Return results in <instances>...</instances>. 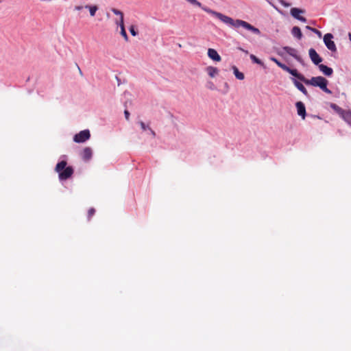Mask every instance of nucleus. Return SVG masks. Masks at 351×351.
Returning <instances> with one entry per match:
<instances>
[{
	"mask_svg": "<svg viewBox=\"0 0 351 351\" xmlns=\"http://www.w3.org/2000/svg\"><path fill=\"white\" fill-rule=\"evenodd\" d=\"M61 158H63L64 160L57 163L55 170L58 173L60 181L62 182L71 177L74 171L72 167H66V156L65 155L62 156Z\"/></svg>",
	"mask_w": 351,
	"mask_h": 351,
	"instance_id": "1",
	"label": "nucleus"
},
{
	"mask_svg": "<svg viewBox=\"0 0 351 351\" xmlns=\"http://www.w3.org/2000/svg\"><path fill=\"white\" fill-rule=\"evenodd\" d=\"M308 84L319 87L324 92L330 94L331 91L327 88L328 80L324 77H313L308 80Z\"/></svg>",
	"mask_w": 351,
	"mask_h": 351,
	"instance_id": "2",
	"label": "nucleus"
},
{
	"mask_svg": "<svg viewBox=\"0 0 351 351\" xmlns=\"http://www.w3.org/2000/svg\"><path fill=\"white\" fill-rule=\"evenodd\" d=\"M90 137V133L88 130H84L76 134L73 136V141L77 143H82L88 141Z\"/></svg>",
	"mask_w": 351,
	"mask_h": 351,
	"instance_id": "3",
	"label": "nucleus"
},
{
	"mask_svg": "<svg viewBox=\"0 0 351 351\" xmlns=\"http://www.w3.org/2000/svg\"><path fill=\"white\" fill-rule=\"evenodd\" d=\"M333 35L332 34H326L324 36V42L328 49L332 52H337V47L334 41L332 40Z\"/></svg>",
	"mask_w": 351,
	"mask_h": 351,
	"instance_id": "4",
	"label": "nucleus"
},
{
	"mask_svg": "<svg viewBox=\"0 0 351 351\" xmlns=\"http://www.w3.org/2000/svg\"><path fill=\"white\" fill-rule=\"evenodd\" d=\"M304 10H301L296 8H293L291 9L290 13L291 15L295 19L300 21L302 22H306V19L301 16L302 14L304 13Z\"/></svg>",
	"mask_w": 351,
	"mask_h": 351,
	"instance_id": "5",
	"label": "nucleus"
},
{
	"mask_svg": "<svg viewBox=\"0 0 351 351\" xmlns=\"http://www.w3.org/2000/svg\"><path fill=\"white\" fill-rule=\"evenodd\" d=\"M308 55L310 56L311 60L315 65H319L322 62V58L319 56V55L316 52L314 49H311L308 50Z\"/></svg>",
	"mask_w": 351,
	"mask_h": 351,
	"instance_id": "6",
	"label": "nucleus"
},
{
	"mask_svg": "<svg viewBox=\"0 0 351 351\" xmlns=\"http://www.w3.org/2000/svg\"><path fill=\"white\" fill-rule=\"evenodd\" d=\"M295 107L297 109V113L299 116L302 117V119H304L306 115V107L303 102L298 101L295 104Z\"/></svg>",
	"mask_w": 351,
	"mask_h": 351,
	"instance_id": "7",
	"label": "nucleus"
},
{
	"mask_svg": "<svg viewBox=\"0 0 351 351\" xmlns=\"http://www.w3.org/2000/svg\"><path fill=\"white\" fill-rule=\"evenodd\" d=\"M282 50L290 55L291 56L293 57L295 60H297L298 62H301V58L300 56L298 55V52L296 49L290 47H282Z\"/></svg>",
	"mask_w": 351,
	"mask_h": 351,
	"instance_id": "8",
	"label": "nucleus"
},
{
	"mask_svg": "<svg viewBox=\"0 0 351 351\" xmlns=\"http://www.w3.org/2000/svg\"><path fill=\"white\" fill-rule=\"evenodd\" d=\"M93 156V150L90 147H85L82 153H81V157L82 160L85 162L89 161Z\"/></svg>",
	"mask_w": 351,
	"mask_h": 351,
	"instance_id": "9",
	"label": "nucleus"
},
{
	"mask_svg": "<svg viewBox=\"0 0 351 351\" xmlns=\"http://www.w3.org/2000/svg\"><path fill=\"white\" fill-rule=\"evenodd\" d=\"M293 80V82L295 84V86L301 91L304 94L306 95L307 94V91L305 88V87L304 86V85L302 84V81H304L305 83L307 84V81L304 80L303 77H302V80H300L298 78H292Z\"/></svg>",
	"mask_w": 351,
	"mask_h": 351,
	"instance_id": "10",
	"label": "nucleus"
},
{
	"mask_svg": "<svg viewBox=\"0 0 351 351\" xmlns=\"http://www.w3.org/2000/svg\"><path fill=\"white\" fill-rule=\"evenodd\" d=\"M208 56L213 60L216 62L221 61V58L217 51L214 49H208Z\"/></svg>",
	"mask_w": 351,
	"mask_h": 351,
	"instance_id": "11",
	"label": "nucleus"
},
{
	"mask_svg": "<svg viewBox=\"0 0 351 351\" xmlns=\"http://www.w3.org/2000/svg\"><path fill=\"white\" fill-rule=\"evenodd\" d=\"M112 12L114 14L119 16V21H116L117 25H119L120 27H124L123 14L122 13V12L115 8H112Z\"/></svg>",
	"mask_w": 351,
	"mask_h": 351,
	"instance_id": "12",
	"label": "nucleus"
},
{
	"mask_svg": "<svg viewBox=\"0 0 351 351\" xmlns=\"http://www.w3.org/2000/svg\"><path fill=\"white\" fill-rule=\"evenodd\" d=\"M319 71L326 76H331L333 73L332 68L327 66L326 65L320 64L318 65Z\"/></svg>",
	"mask_w": 351,
	"mask_h": 351,
	"instance_id": "13",
	"label": "nucleus"
},
{
	"mask_svg": "<svg viewBox=\"0 0 351 351\" xmlns=\"http://www.w3.org/2000/svg\"><path fill=\"white\" fill-rule=\"evenodd\" d=\"M139 124L142 130L145 131L148 135H150L153 138L155 136L154 131H153L148 125H145L144 122L140 121Z\"/></svg>",
	"mask_w": 351,
	"mask_h": 351,
	"instance_id": "14",
	"label": "nucleus"
},
{
	"mask_svg": "<svg viewBox=\"0 0 351 351\" xmlns=\"http://www.w3.org/2000/svg\"><path fill=\"white\" fill-rule=\"evenodd\" d=\"M283 70L289 73L290 74H291L293 76L295 77V78H298L300 80H302L301 75L300 74H298L296 69H292L289 68V66H287V65H285V66L283 68Z\"/></svg>",
	"mask_w": 351,
	"mask_h": 351,
	"instance_id": "15",
	"label": "nucleus"
},
{
	"mask_svg": "<svg viewBox=\"0 0 351 351\" xmlns=\"http://www.w3.org/2000/svg\"><path fill=\"white\" fill-rule=\"evenodd\" d=\"M232 69L235 77L239 80H243L245 78V75L242 72H240L236 66H232Z\"/></svg>",
	"mask_w": 351,
	"mask_h": 351,
	"instance_id": "16",
	"label": "nucleus"
},
{
	"mask_svg": "<svg viewBox=\"0 0 351 351\" xmlns=\"http://www.w3.org/2000/svg\"><path fill=\"white\" fill-rule=\"evenodd\" d=\"M206 71L210 77H214L219 73L217 68L212 66H208L206 68Z\"/></svg>",
	"mask_w": 351,
	"mask_h": 351,
	"instance_id": "17",
	"label": "nucleus"
},
{
	"mask_svg": "<svg viewBox=\"0 0 351 351\" xmlns=\"http://www.w3.org/2000/svg\"><path fill=\"white\" fill-rule=\"evenodd\" d=\"M330 108L334 110L337 114H339L341 117H342V115L343 114L344 112L346 110H344L343 109H342L341 107H339V106H337V104H330Z\"/></svg>",
	"mask_w": 351,
	"mask_h": 351,
	"instance_id": "18",
	"label": "nucleus"
},
{
	"mask_svg": "<svg viewBox=\"0 0 351 351\" xmlns=\"http://www.w3.org/2000/svg\"><path fill=\"white\" fill-rule=\"evenodd\" d=\"M291 34H292V35H293L294 37H295V38H298V39L301 38V37H302V32H301V30H300V29L298 27H297V26H295V27H293V29H292V30H291Z\"/></svg>",
	"mask_w": 351,
	"mask_h": 351,
	"instance_id": "19",
	"label": "nucleus"
},
{
	"mask_svg": "<svg viewBox=\"0 0 351 351\" xmlns=\"http://www.w3.org/2000/svg\"><path fill=\"white\" fill-rule=\"evenodd\" d=\"M84 8L86 9H88L89 10V12H90V15L91 16H95V14H96V12L98 10V8L97 5H86L84 6Z\"/></svg>",
	"mask_w": 351,
	"mask_h": 351,
	"instance_id": "20",
	"label": "nucleus"
},
{
	"mask_svg": "<svg viewBox=\"0 0 351 351\" xmlns=\"http://www.w3.org/2000/svg\"><path fill=\"white\" fill-rule=\"evenodd\" d=\"M346 122L351 125V112L345 111L341 117Z\"/></svg>",
	"mask_w": 351,
	"mask_h": 351,
	"instance_id": "21",
	"label": "nucleus"
},
{
	"mask_svg": "<svg viewBox=\"0 0 351 351\" xmlns=\"http://www.w3.org/2000/svg\"><path fill=\"white\" fill-rule=\"evenodd\" d=\"M250 58L251 59V60L254 62V63H256L257 64H259L261 66H264V63L263 62V61L261 60H260L259 58H258L256 56H254V54H251L250 56Z\"/></svg>",
	"mask_w": 351,
	"mask_h": 351,
	"instance_id": "22",
	"label": "nucleus"
},
{
	"mask_svg": "<svg viewBox=\"0 0 351 351\" xmlns=\"http://www.w3.org/2000/svg\"><path fill=\"white\" fill-rule=\"evenodd\" d=\"M270 60L275 62L280 68H281L282 69H283V68L285 66L286 64L280 62L278 60H277L276 58L274 57H271L270 58Z\"/></svg>",
	"mask_w": 351,
	"mask_h": 351,
	"instance_id": "23",
	"label": "nucleus"
},
{
	"mask_svg": "<svg viewBox=\"0 0 351 351\" xmlns=\"http://www.w3.org/2000/svg\"><path fill=\"white\" fill-rule=\"evenodd\" d=\"M121 28V34L124 38L125 41L128 40V36L125 32V27H120Z\"/></svg>",
	"mask_w": 351,
	"mask_h": 351,
	"instance_id": "24",
	"label": "nucleus"
},
{
	"mask_svg": "<svg viewBox=\"0 0 351 351\" xmlns=\"http://www.w3.org/2000/svg\"><path fill=\"white\" fill-rule=\"evenodd\" d=\"M308 30L315 33L319 38H321L322 37V33L320 31H319L318 29H315V28H313V27H311L308 25Z\"/></svg>",
	"mask_w": 351,
	"mask_h": 351,
	"instance_id": "25",
	"label": "nucleus"
},
{
	"mask_svg": "<svg viewBox=\"0 0 351 351\" xmlns=\"http://www.w3.org/2000/svg\"><path fill=\"white\" fill-rule=\"evenodd\" d=\"M129 30H130V34L133 36H136L137 35V32L135 30V28H134V25H131L129 28Z\"/></svg>",
	"mask_w": 351,
	"mask_h": 351,
	"instance_id": "26",
	"label": "nucleus"
},
{
	"mask_svg": "<svg viewBox=\"0 0 351 351\" xmlns=\"http://www.w3.org/2000/svg\"><path fill=\"white\" fill-rule=\"evenodd\" d=\"M279 3H280L281 5H282V6H284L285 8H288V7L291 6V3L287 2L285 0H280Z\"/></svg>",
	"mask_w": 351,
	"mask_h": 351,
	"instance_id": "27",
	"label": "nucleus"
},
{
	"mask_svg": "<svg viewBox=\"0 0 351 351\" xmlns=\"http://www.w3.org/2000/svg\"><path fill=\"white\" fill-rule=\"evenodd\" d=\"M95 210L93 208H91L88 211V219H90V217L95 214Z\"/></svg>",
	"mask_w": 351,
	"mask_h": 351,
	"instance_id": "28",
	"label": "nucleus"
},
{
	"mask_svg": "<svg viewBox=\"0 0 351 351\" xmlns=\"http://www.w3.org/2000/svg\"><path fill=\"white\" fill-rule=\"evenodd\" d=\"M124 114H125V119H126L127 120H128V119H129V117H130V112H129L127 110H125L124 111Z\"/></svg>",
	"mask_w": 351,
	"mask_h": 351,
	"instance_id": "29",
	"label": "nucleus"
},
{
	"mask_svg": "<svg viewBox=\"0 0 351 351\" xmlns=\"http://www.w3.org/2000/svg\"><path fill=\"white\" fill-rule=\"evenodd\" d=\"M84 7H83L82 5H77L75 7V10H81L84 8Z\"/></svg>",
	"mask_w": 351,
	"mask_h": 351,
	"instance_id": "30",
	"label": "nucleus"
},
{
	"mask_svg": "<svg viewBox=\"0 0 351 351\" xmlns=\"http://www.w3.org/2000/svg\"><path fill=\"white\" fill-rule=\"evenodd\" d=\"M238 49L241 51H243V52H244V53H248V51L247 50H245V49H243L241 47H238Z\"/></svg>",
	"mask_w": 351,
	"mask_h": 351,
	"instance_id": "31",
	"label": "nucleus"
},
{
	"mask_svg": "<svg viewBox=\"0 0 351 351\" xmlns=\"http://www.w3.org/2000/svg\"><path fill=\"white\" fill-rule=\"evenodd\" d=\"M308 25H315V22L314 21H308Z\"/></svg>",
	"mask_w": 351,
	"mask_h": 351,
	"instance_id": "32",
	"label": "nucleus"
},
{
	"mask_svg": "<svg viewBox=\"0 0 351 351\" xmlns=\"http://www.w3.org/2000/svg\"><path fill=\"white\" fill-rule=\"evenodd\" d=\"M348 37H349L350 40L351 41V33L348 34Z\"/></svg>",
	"mask_w": 351,
	"mask_h": 351,
	"instance_id": "33",
	"label": "nucleus"
},
{
	"mask_svg": "<svg viewBox=\"0 0 351 351\" xmlns=\"http://www.w3.org/2000/svg\"><path fill=\"white\" fill-rule=\"evenodd\" d=\"M210 84L209 88H212V86H213V83H210Z\"/></svg>",
	"mask_w": 351,
	"mask_h": 351,
	"instance_id": "34",
	"label": "nucleus"
},
{
	"mask_svg": "<svg viewBox=\"0 0 351 351\" xmlns=\"http://www.w3.org/2000/svg\"><path fill=\"white\" fill-rule=\"evenodd\" d=\"M278 12H279L281 14H282V15L284 14V13H283L282 11L278 10Z\"/></svg>",
	"mask_w": 351,
	"mask_h": 351,
	"instance_id": "35",
	"label": "nucleus"
},
{
	"mask_svg": "<svg viewBox=\"0 0 351 351\" xmlns=\"http://www.w3.org/2000/svg\"><path fill=\"white\" fill-rule=\"evenodd\" d=\"M78 70H79L80 73H82L80 68H78Z\"/></svg>",
	"mask_w": 351,
	"mask_h": 351,
	"instance_id": "36",
	"label": "nucleus"
},
{
	"mask_svg": "<svg viewBox=\"0 0 351 351\" xmlns=\"http://www.w3.org/2000/svg\"><path fill=\"white\" fill-rule=\"evenodd\" d=\"M78 70H79L80 73H82L80 68H78Z\"/></svg>",
	"mask_w": 351,
	"mask_h": 351,
	"instance_id": "37",
	"label": "nucleus"
},
{
	"mask_svg": "<svg viewBox=\"0 0 351 351\" xmlns=\"http://www.w3.org/2000/svg\"><path fill=\"white\" fill-rule=\"evenodd\" d=\"M78 70H79L80 73H82L80 68H78Z\"/></svg>",
	"mask_w": 351,
	"mask_h": 351,
	"instance_id": "38",
	"label": "nucleus"
}]
</instances>
